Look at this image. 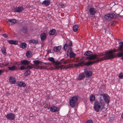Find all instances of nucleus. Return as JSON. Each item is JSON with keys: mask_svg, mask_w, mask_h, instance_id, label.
<instances>
[{"mask_svg": "<svg viewBox=\"0 0 123 123\" xmlns=\"http://www.w3.org/2000/svg\"><path fill=\"white\" fill-rule=\"evenodd\" d=\"M113 52L112 50H107L105 52L99 54L98 55L95 54L92 55L93 53L92 52L90 51H87L84 54V55L89 56L86 57V58L89 60H93L92 61H89L87 62L86 65L89 66L100 61L113 58L114 57V56L112 54Z\"/></svg>", "mask_w": 123, "mask_h": 123, "instance_id": "nucleus-1", "label": "nucleus"}, {"mask_svg": "<svg viewBox=\"0 0 123 123\" xmlns=\"http://www.w3.org/2000/svg\"><path fill=\"white\" fill-rule=\"evenodd\" d=\"M93 109L97 112L101 111L104 108L105 104L103 100L100 98L99 101H96L94 103Z\"/></svg>", "mask_w": 123, "mask_h": 123, "instance_id": "nucleus-2", "label": "nucleus"}, {"mask_svg": "<svg viewBox=\"0 0 123 123\" xmlns=\"http://www.w3.org/2000/svg\"><path fill=\"white\" fill-rule=\"evenodd\" d=\"M48 60L55 63L54 66L55 67V69H59L60 68L61 69H62L66 68L65 66L61 65L62 62H59L58 61H55L54 60V58L53 57H49L48 58Z\"/></svg>", "mask_w": 123, "mask_h": 123, "instance_id": "nucleus-3", "label": "nucleus"}, {"mask_svg": "<svg viewBox=\"0 0 123 123\" xmlns=\"http://www.w3.org/2000/svg\"><path fill=\"white\" fill-rule=\"evenodd\" d=\"M78 97L76 96H74L70 99L69 102L70 106L72 107H74L77 104Z\"/></svg>", "mask_w": 123, "mask_h": 123, "instance_id": "nucleus-4", "label": "nucleus"}, {"mask_svg": "<svg viewBox=\"0 0 123 123\" xmlns=\"http://www.w3.org/2000/svg\"><path fill=\"white\" fill-rule=\"evenodd\" d=\"M117 17V16L112 12L106 15H105L104 16L105 19L108 21H110L113 18H116Z\"/></svg>", "mask_w": 123, "mask_h": 123, "instance_id": "nucleus-5", "label": "nucleus"}, {"mask_svg": "<svg viewBox=\"0 0 123 123\" xmlns=\"http://www.w3.org/2000/svg\"><path fill=\"white\" fill-rule=\"evenodd\" d=\"M119 44V45L118 47V48L117 49H113V50H112L113 51V52L112 53V54L114 56V57L113 58H111L110 59H113L115 57H118V55H117V54L118 53H121V51H118L117 50V49H118V48L119 47V46L120 45V44ZM121 57H122V60H123V55L122 56H121Z\"/></svg>", "mask_w": 123, "mask_h": 123, "instance_id": "nucleus-6", "label": "nucleus"}, {"mask_svg": "<svg viewBox=\"0 0 123 123\" xmlns=\"http://www.w3.org/2000/svg\"><path fill=\"white\" fill-rule=\"evenodd\" d=\"M119 44H120V45L117 50L121 51V53H118L117 55H118L119 57H120L123 55V50L122 49L123 45V42H120Z\"/></svg>", "mask_w": 123, "mask_h": 123, "instance_id": "nucleus-7", "label": "nucleus"}, {"mask_svg": "<svg viewBox=\"0 0 123 123\" xmlns=\"http://www.w3.org/2000/svg\"><path fill=\"white\" fill-rule=\"evenodd\" d=\"M103 98L105 101L107 103V106H108L109 104L110 101V98L109 96L107 94H104L103 95Z\"/></svg>", "mask_w": 123, "mask_h": 123, "instance_id": "nucleus-8", "label": "nucleus"}, {"mask_svg": "<svg viewBox=\"0 0 123 123\" xmlns=\"http://www.w3.org/2000/svg\"><path fill=\"white\" fill-rule=\"evenodd\" d=\"M34 64L36 66V69H43V68L41 66H38L39 64V61L38 60H35L33 61Z\"/></svg>", "mask_w": 123, "mask_h": 123, "instance_id": "nucleus-9", "label": "nucleus"}, {"mask_svg": "<svg viewBox=\"0 0 123 123\" xmlns=\"http://www.w3.org/2000/svg\"><path fill=\"white\" fill-rule=\"evenodd\" d=\"M24 10L23 7L22 6L16 7L14 9V12H20Z\"/></svg>", "mask_w": 123, "mask_h": 123, "instance_id": "nucleus-10", "label": "nucleus"}, {"mask_svg": "<svg viewBox=\"0 0 123 123\" xmlns=\"http://www.w3.org/2000/svg\"><path fill=\"white\" fill-rule=\"evenodd\" d=\"M84 72L86 76L87 77H89L92 76V71L89 70H85Z\"/></svg>", "mask_w": 123, "mask_h": 123, "instance_id": "nucleus-11", "label": "nucleus"}, {"mask_svg": "<svg viewBox=\"0 0 123 123\" xmlns=\"http://www.w3.org/2000/svg\"><path fill=\"white\" fill-rule=\"evenodd\" d=\"M85 77L84 73V72L80 73L78 77L77 78V80L80 81L84 79Z\"/></svg>", "mask_w": 123, "mask_h": 123, "instance_id": "nucleus-12", "label": "nucleus"}, {"mask_svg": "<svg viewBox=\"0 0 123 123\" xmlns=\"http://www.w3.org/2000/svg\"><path fill=\"white\" fill-rule=\"evenodd\" d=\"M14 115L12 113H9L6 116V117L9 120H13L15 118Z\"/></svg>", "mask_w": 123, "mask_h": 123, "instance_id": "nucleus-13", "label": "nucleus"}, {"mask_svg": "<svg viewBox=\"0 0 123 123\" xmlns=\"http://www.w3.org/2000/svg\"><path fill=\"white\" fill-rule=\"evenodd\" d=\"M10 83L12 84H15L16 82L15 78L14 77L11 76L9 78Z\"/></svg>", "mask_w": 123, "mask_h": 123, "instance_id": "nucleus-14", "label": "nucleus"}, {"mask_svg": "<svg viewBox=\"0 0 123 123\" xmlns=\"http://www.w3.org/2000/svg\"><path fill=\"white\" fill-rule=\"evenodd\" d=\"M89 12L91 15H94L96 13V10L93 8H90L89 9Z\"/></svg>", "mask_w": 123, "mask_h": 123, "instance_id": "nucleus-15", "label": "nucleus"}, {"mask_svg": "<svg viewBox=\"0 0 123 123\" xmlns=\"http://www.w3.org/2000/svg\"><path fill=\"white\" fill-rule=\"evenodd\" d=\"M7 22L9 25H14L16 23V21L15 19H12L9 20Z\"/></svg>", "mask_w": 123, "mask_h": 123, "instance_id": "nucleus-16", "label": "nucleus"}, {"mask_svg": "<svg viewBox=\"0 0 123 123\" xmlns=\"http://www.w3.org/2000/svg\"><path fill=\"white\" fill-rule=\"evenodd\" d=\"M7 41L9 44L14 45H17L18 43V41L13 40H8Z\"/></svg>", "mask_w": 123, "mask_h": 123, "instance_id": "nucleus-17", "label": "nucleus"}, {"mask_svg": "<svg viewBox=\"0 0 123 123\" xmlns=\"http://www.w3.org/2000/svg\"><path fill=\"white\" fill-rule=\"evenodd\" d=\"M29 62L26 60H24L20 61V64L23 65H28Z\"/></svg>", "mask_w": 123, "mask_h": 123, "instance_id": "nucleus-18", "label": "nucleus"}, {"mask_svg": "<svg viewBox=\"0 0 123 123\" xmlns=\"http://www.w3.org/2000/svg\"><path fill=\"white\" fill-rule=\"evenodd\" d=\"M40 38L42 40H44L46 38V35L44 33H42L40 36Z\"/></svg>", "mask_w": 123, "mask_h": 123, "instance_id": "nucleus-19", "label": "nucleus"}, {"mask_svg": "<svg viewBox=\"0 0 123 123\" xmlns=\"http://www.w3.org/2000/svg\"><path fill=\"white\" fill-rule=\"evenodd\" d=\"M17 85L19 86L25 87L26 86V84L22 81H19Z\"/></svg>", "mask_w": 123, "mask_h": 123, "instance_id": "nucleus-20", "label": "nucleus"}, {"mask_svg": "<svg viewBox=\"0 0 123 123\" xmlns=\"http://www.w3.org/2000/svg\"><path fill=\"white\" fill-rule=\"evenodd\" d=\"M33 68V67L30 65H28L26 68L24 65H22L20 67V69H27L28 68L31 69Z\"/></svg>", "mask_w": 123, "mask_h": 123, "instance_id": "nucleus-21", "label": "nucleus"}, {"mask_svg": "<svg viewBox=\"0 0 123 123\" xmlns=\"http://www.w3.org/2000/svg\"><path fill=\"white\" fill-rule=\"evenodd\" d=\"M50 110L52 112H55L57 111H58V108L55 106L51 107L50 108Z\"/></svg>", "mask_w": 123, "mask_h": 123, "instance_id": "nucleus-22", "label": "nucleus"}, {"mask_svg": "<svg viewBox=\"0 0 123 123\" xmlns=\"http://www.w3.org/2000/svg\"><path fill=\"white\" fill-rule=\"evenodd\" d=\"M61 46L58 47H55L53 49L54 51L55 52H58L61 49Z\"/></svg>", "mask_w": 123, "mask_h": 123, "instance_id": "nucleus-23", "label": "nucleus"}, {"mask_svg": "<svg viewBox=\"0 0 123 123\" xmlns=\"http://www.w3.org/2000/svg\"><path fill=\"white\" fill-rule=\"evenodd\" d=\"M38 41L37 40H35V39H31L29 41V43H32L35 44L37 43Z\"/></svg>", "mask_w": 123, "mask_h": 123, "instance_id": "nucleus-24", "label": "nucleus"}, {"mask_svg": "<svg viewBox=\"0 0 123 123\" xmlns=\"http://www.w3.org/2000/svg\"><path fill=\"white\" fill-rule=\"evenodd\" d=\"M50 2L48 0H45L42 3V4H44L45 6H47L49 4Z\"/></svg>", "mask_w": 123, "mask_h": 123, "instance_id": "nucleus-25", "label": "nucleus"}, {"mask_svg": "<svg viewBox=\"0 0 123 123\" xmlns=\"http://www.w3.org/2000/svg\"><path fill=\"white\" fill-rule=\"evenodd\" d=\"M79 26L78 25H74L73 27V30L74 31L76 32L78 30Z\"/></svg>", "mask_w": 123, "mask_h": 123, "instance_id": "nucleus-26", "label": "nucleus"}, {"mask_svg": "<svg viewBox=\"0 0 123 123\" xmlns=\"http://www.w3.org/2000/svg\"><path fill=\"white\" fill-rule=\"evenodd\" d=\"M27 45L25 43H21L20 47L24 49L26 47Z\"/></svg>", "mask_w": 123, "mask_h": 123, "instance_id": "nucleus-27", "label": "nucleus"}, {"mask_svg": "<svg viewBox=\"0 0 123 123\" xmlns=\"http://www.w3.org/2000/svg\"><path fill=\"white\" fill-rule=\"evenodd\" d=\"M90 99L91 101H93L95 100V97L94 94H92L90 96Z\"/></svg>", "mask_w": 123, "mask_h": 123, "instance_id": "nucleus-28", "label": "nucleus"}, {"mask_svg": "<svg viewBox=\"0 0 123 123\" xmlns=\"http://www.w3.org/2000/svg\"><path fill=\"white\" fill-rule=\"evenodd\" d=\"M1 51L2 53L4 55H6V48L4 46H3V47L1 48Z\"/></svg>", "mask_w": 123, "mask_h": 123, "instance_id": "nucleus-29", "label": "nucleus"}, {"mask_svg": "<svg viewBox=\"0 0 123 123\" xmlns=\"http://www.w3.org/2000/svg\"><path fill=\"white\" fill-rule=\"evenodd\" d=\"M55 32V30L54 29H53L50 31L49 32V35L51 36L52 35L54 34Z\"/></svg>", "mask_w": 123, "mask_h": 123, "instance_id": "nucleus-30", "label": "nucleus"}, {"mask_svg": "<svg viewBox=\"0 0 123 123\" xmlns=\"http://www.w3.org/2000/svg\"><path fill=\"white\" fill-rule=\"evenodd\" d=\"M31 52L30 51H27L26 54V55L27 57H30L31 56Z\"/></svg>", "mask_w": 123, "mask_h": 123, "instance_id": "nucleus-31", "label": "nucleus"}, {"mask_svg": "<svg viewBox=\"0 0 123 123\" xmlns=\"http://www.w3.org/2000/svg\"><path fill=\"white\" fill-rule=\"evenodd\" d=\"M70 55V57L71 58H73L75 57L76 56V54L74 53L73 51H71L69 53Z\"/></svg>", "mask_w": 123, "mask_h": 123, "instance_id": "nucleus-32", "label": "nucleus"}, {"mask_svg": "<svg viewBox=\"0 0 123 123\" xmlns=\"http://www.w3.org/2000/svg\"><path fill=\"white\" fill-rule=\"evenodd\" d=\"M84 64V62H82L81 63H80L78 64H75V66L76 67H79L80 66H82Z\"/></svg>", "mask_w": 123, "mask_h": 123, "instance_id": "nucleus-33", "label": "nucleus"}, {"mask_svg": "<svg viewBox=\"0 0 123 123\" xmlns=\"http://www.w3.org/2000/svg\"><path fill=\"white\" fill-rule=\"evenodd\" d=\"M23 31L24 33H26L28 31V29L27 27L25 26H24L23 28Z\"/></svg>", "mask_w": 123, "mask_h": 123, "instance_id": "nucleus-34", "label": "nucleus"}, {"mask_svg": "<svg viewBox=\"0 0 123 123\" xmlns=\"http://www.w3.org/2000/svg\"><path fill=\"white\" fill-rule=\"evenodd\" d=\"M57 5L58 6H61L62 8L65 7L66 6L65 5L61 3L57 4Z\"/></svg>", "mask_w": 123, "mask_h": 123, "instance_id": "nucleus-35", "label": "nucleus"}, {"mask_svg": "<svg viewBox=\"0 0 123 123\" xmlns=\"http://www.w3.org/2000/svg\"><path fill=\"white\" fill-rule=\"evenodd\" d=\"M31 71L30 70H27L25 73V75L26 76H28L30 73Z\"/></svg>", "mask_w": 123, "mask_h": 123, "instance_id": "nucleus-36", "label": "nucleus"}, {"mask_svg": "<svg viewBox=\"0 0 123 123\" xmlns=\"http://www.w3.org/2000/svg\"><path fill=\"white\" fill-rule=\"evenodd\" d=\"M9 64L8 63H6L5 64H4V63H3L1 65L0 64V68H2V67L4 66H6V67L7 66H8V65Z\"/></svg>", "mask_w": 123, "mask_h": 123, "instance_id": "nucleus-37", "label": "nucleus"}, {"mask_svg": "<svg viewBox=\"0 0 123 123\" xmlns=\"http://www.w3.org/2000/svg\"><path fill=\"white\" fill-rule=\"evenodd\" d=\"M44 107L45 108L47 109H49L50 107L48 105L47 103H45V105H44Z\"/></svg>", "mask_w": 123, "mask_h": 123, "instance_id": "nucleus-38", "label": "nucleus"}, {"mask_svg": "<svg viewBox=\"0 0 123 123\" xmlns=\"http://www.w3.org/2000/svg\"><path fill=\"white\" fill-rule=\"evenodd\" d=\"M64 60V59H63L61 60V61L60 62H62L61 64L62 63H63L64 64H65L66 63H67V62H68L66 60L64 61L63 62L62 61L63 60ZM61 65H62V64H61Z\"/></svg>", "mask_w": 123, "mask_h": 123, "instance_id": "nucleus-39", "label": "nucleus"}, {"mask_svg": "<svg viewBox=\"0 0 123 123\" xmlns=\"http://www.w3.org/2000/svg\"><path fill=\"white\" fill-rule=\"evenodd\" d=\"M119 77L121 79H123V74L122 73H120L119 74Z\"/></svg>", "mask_w": 123, "mask_h": 123, "instance_id": "nucleus-40", "label": "nucleus"}, {"mask_svg": "<svg viewBox=\"0 0 123 123\" xmlns=\"http://www.w3.org/2000/svg\"><path fill=\"white\" fill-rule=\"evenodd\" d=\"M8 68L9 69H16L15 68V67L14 66H12L10 67H8Z\"/></svg>", "mask_w": 123, "mask_h": 123, "instance_id": "nucleus-41", "label": "nucleus"}, {"mask_svg": "<svg viewBox=\"0 0 123 123\" xmlns=\"http://www.w3.org/2000/svg\"><path fill=\"white\" fill-rule=\"evenodd\" d=\"M72 45V42L71 41H70V42L68 43V47L69 48H70Z\"/></svg>", "mask_w": 123, "mask_h": 123, "instance_id": "nucleus-42", "label": "nucleus"}, {"mask_svg": "<svg viewBox=\"0 0 123 123\" xmlns=\"http://www.w3.org/2000/svg\"><path fill=\"white\" fill-rule=\"evenodd\" d=\"M68 47V45H67V44H66L64 45L63 47V49H64L65 50Z\"/></svg>", "mask_w": 123, "mask_h": 123, "instance_id": "nucleus-43", "label": "nucleus"}, {"mask_svg": "<svg viewBox=\"0 0 123 123\" xmlns=\"http://www.w3.org/2000/svg\"><path fill=\"white\" fill-rule=\"evenodd\" d=\"M3 36L6 37V38H7L8 37V36L7 34L6 33H4L3 34Z\"/></svg>", "mask_w": 123, "mask_h": 123, "instance_id": "nucleus-44", "label": "nucleus"}, {"mask_svg": "<svg viewBox=\"0 0 123 123\" xmlns=\"http://www.w3.org/2000/svg\"><path fill=\"white\" fill-rule=\"evenodd\" d=\"M85 123H93L92 120H88Z\"/></svg>", "mask_w": 123, "mask_h": 123, "instance_id": "nucleus-45", "label": "nucleus"}, {"mask_svg": "<svg viewBox=\"0 0 123 123\" xmlns=\"http://www.w3.org/2000/svg\"><path fill=\"white\" fill-rule=\"evenodd\" d=\"M117 23V22L116 21H114L111 24V25L113 26L115 24H116Z\"/></svg>", "mask_w": 123, "mask_h": 123, "instance_id": "nucleus-46", "label": "nucleus"}, {"mask_svg": "<svg viewBox=\"0 0 123 123\" xmlns=\"http://www.w3.org/2000/svg\"><path fill=\"white\" fill-rule=\"evenodd\" d=\"M120 17L121 18H123V15L121 14V15L118 14V17Z\"/></svg>", "mask_w": 123, "mask_h": 123, "instance_id": "nucleus-47", "label": "nucleus"}, {"mask_svg": "<svg viewBox=\"0 0 123 123\" xmlns=\"http://www.w3.org/2000/svg\"><path fill=\"white\" fill-rule=\"evenodd\" d=\"M10 94L9 92H7L6 93V96H8Z\"/></svg>", "mask_w": 123, "mask_h": 123, "instance_id": "nucleus-48", "label": "nucleus"}, {"mask_svg": "<svg viewBox=\"0 0 123 123\" xmlns=\"http://www.w3.org/2000/svg\"><path fill=\"white\" fill-rule=\"evenodd\" d=\"M70 48H69V49L68 50V51H67V53H68L69 50L70 51V53L71 51H72V49Z\"/></svg>", "mask_w": 123, "mask_h": 123, "instance_id": "nucleus-49", "label": "nucleus"}, {"mask_svg": "<svg viewBox=\"0 0 123 123\" xmlns=\"http://www.w3.org/2000/svg\"><path fill=\"white\" fill-rule=\"evenodd\" d=\"M4 70H0V75L1 74H2L4 71Z\"/></svg>", "mask_w": 123, "mask_h": 123, "instance_id": "nucleus-50", "label": "nucleus"}, {"mask_svg": "<svg viewBox=\"0 0 123 123\" xmlns=\"http://www.w3.org/2000/svg\"><path fill=\"white\" fill-rule=\"evenodd\" d=\"M48 52L49 53H51L52 52H51V50H49L48 51Z\"/></svg>", "mask_w": 123, "mask_h": 123, "instance_id": "nucleus-51", "label": "nucleus"}, {"mask_svg": "<svg viewBox=\"0 0 123 123\" xmlns=\"http://www.w3.org/2000/svg\"><path fill=\"white\" fill-rule=\"evenodd\" d=\"M16 64L18 65H21L20 64V63L19 64V63L18 62H16Z\"/></svg>", "mask_w": 123, "mask_h": 123, "instance_id": "nucleus-52", "label": "nucleus"}, {"mask_svg": "<svg viewBox=\"0 0 123 123\" xmlns=\"http://www.w3.org/2000/svg\"><path fill=\"white\" fill-rule=\"evenodd\" d=\"M117 40H120V39H117Z\"/></svg>", "mask_w": 123, "mask_h": 123, "instance_id": "nucleus-53", "label": "nucleus"}, {"mask_svg": "<svg viewBox=\"0 0 123 123\" xmlns=\"http://www.w3.org/2000/svg\"><path fill=\"white\" fill-rule=\"evenodd\" d=\"M122 49L123 50V48H122Z\"/></svg>", "mask_w": 123, "mask_h": 123, "instance_id": "nucleus-54", "label": "nucleus"}, {"mask_svg": "<svg viewBox=\"0 0 123 123\" xmlns=\"http://www.w3.org/2000/svg\"><path fill=\"white\" fill-rule=\"evenodd\" d=\"M12 70H12H14L12 69V70Z\"/></svg>", "mask_w": 123, "mask_h": 123, "instance_id": "nucleus-55", "label": "nucleus"}, {"mask_svg": "<svg viewBox=\"0 0 123 123\" xmlns=\"http://www.w3.org/2000/svg\"><path fill=\"white\" fill-rule=\"evenodd\" d=\"M83 59V58H81V60H82Z\"/></svg>", "mask_w": 123, "mask_h": 123, "instance_id": "nucleus-56", "label": "nucleus"}, {"mask_svg": "<svg viewBox=\"0 0 123 123\" xmlns=\"http://www.w3.org/2000/svg\"><path fill=\"white\" fill-rule=\"evenodd\" d=\"M45 69V68H44L43 69Z\"/></svg>", "mask_w": 123, "mask_h": 123, "instance_id": "nucleus-57", "label": "nucleus"}]
</instances>
